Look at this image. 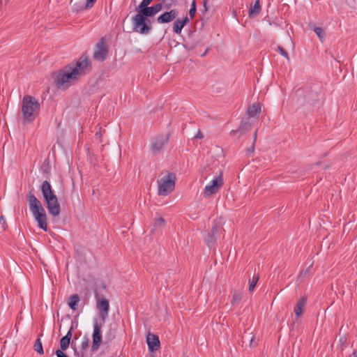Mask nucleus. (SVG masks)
I'll return each mask as SVG.
<instances>
[{
    "label": "nucleus",
    "mask_w": 357,
    "mask_h": 357,
    "mask_svg": "<svg viewBox=\"0 0 357 357\" xmlns=\"http://www.w3.org/2000/svg\"><path fill=\"white\" fill-rule=\"evenodd\" d=\"M52 78L56 86L62 90L67 89L79 79V77L77 76V70H73L69 65L65 66L59 70L52 72Z\"/></svg>",
    "instance_id": "f257e3e1"
},
{
    "label": "nucleus",
    "mask_w": 357,
    "mask_h": 357,
    "mask_svg": "<svg viewBox=\"0 0 357 357\" xmlns=\"http://www.w3.org/2000/svg\"><path fill=\"white\" fill-rule=\"evenodd\" d=\"M40 189L49 213L54 217L58 216L61 212V207L50 182L44 181Z\"/></svg>",
    "instance_id": "f03ea898"
},
{
    "label": "nucleus",
    "mask_w": 357,
    "mask_h": 357,
    "mask_svg": "<svg viewBox=\"0 0 357 357\" xmlns=\"http://www.w3.org/2000/svg\"><path fill=\"white\" fill-rule=\"evenodd\" d=\"M40 111V104L33 96L26 95L22 102V113L24 121L26 123L33 122Z\"/></svg>",
    "instance_id": "7ed1b4c3"
},
{
    "label": "nucleus",
    "mask_w": 357,
    "mask_h": 357,
    "mask_svg": "<svg viewBox=\"0 0 357 357\" xmlns=\"http://www.w3.org/2000/svg\"><path fill=\"white\" fill-rule=\"evenodd\" d=\"M176 179V175L174 173L168 172L158 180V195L160 196L169 195L174 190Z\"/></svg>",
    "instance_id": "20e7f679"
},
{
    "label": "nucleus",
    "mask_w": 357,
    "mask_h": 357,
    "mask_svg": "<svg viewBox=\"0 0 357 357\" xmlns=\"http://www.w3.org/2000/svg\"><path fill=\"white\" fill-rule=\"evenodd\" d=\"M132 22L133 31L141 34H149L152 29L151 21L139 13L132 17Z\"/></svg>",
    "instance_id": "39448f33"
},
{
    "label": "nucleus",
    "mask_w": 357,
    "mask_h": 357,
    "mask_svg": "<svg viewBox=\"0 0 357 357\" xmlns=\"http://www.w3.org/2000/svg\"><path fill=\"white\" fill-rule=\"evenodd\" d=\"M68 65L70 66L73 70H77V76L79 78L91 70V61L86 55L81 56L75 63H71Z\"/></svg>",
    "instance_id": "423d86ee"
},
{
    "label": "nucleus",
    "mask_w": 357,
    "mask_h": 357,
    "mask_svg": "<svg viewBox=\"0 0 357 357\" xmlns=\"http://www.w3.org/2000/svg\"><path fill=\"white\" fill-rule=\"evenodd\" d=\"M95 296L96 299V307L99 312V318L102 323H105L108 317L109 310V301L105 298H100L99 294L97 291L95 293Z\"/></svg>",
    "instance_id": "0eeeda50"
},
{
    "label": "nucleus",
    "mask_w": 357,
    "mask_h": 357,
    "mask_svg": "<svg viewBox=\"0 0 357 357\" xmlns=\"http://www.w3.org/2000/svg\"><path fill=\"white\" fill-rule=\"evenodd\" d=\"M170 136L171 133L168 132L165 135H158L152 139L151 149L154 155L160 153L163 146L169 142Z\"/></svg>",
    "instance_id": "6e6552de"
},
{
    "label": "nucleus",
    "mask_w": 357,
    "mask_h": 357,
    "mask_svg": "<svg viewBox=\"0 0 357 357\" xmlns=\"http://www.w3.org/2000/svg\"><path fill=\"white\" fill-rule=\"evenodd\" d=\"M223 183L222 174L220 173L211 181L210 185L205 187L204 190V197H208L211 195L215 194L221 188Z\"/></svg>",
    "instance_id": "1a4fd4ad"
},
{
    "label": "nucleus",
    "mask_w": 357,
    "mask_h": 357,
    "mask_svg": "<svg viewBox=\"0 0 357 357\" xmlns=\"http://www.w3.org/2000/svg\"><path fill=\"white\" fill-rule=\"evenodd\" d=\"M108 52L109 49L105 38L102 37L96 45L93 58L96 60L103 61L107 59Z\"/></svg>",
    "instance_id": "9d476101"
},
{
    "label": "nucleus",
    "mask_w": 357,
    "mask_h": 357,
    "mask_svg": "<svg viewBox=\"0 0 357 357\" xmlns=\"http://www.w3.org/2000/svg\"><path fill=\"white\" fill-rule=\"evenodd\" d=\"M307 109L319 107L321 105L320 94L317 91L305 89Z\"/></svg>",
    "instance_id": "9b49d317"
},
{
    "label": "nucleus",
    "mask_w": 357,
    "mask_h": 357,
    "mask_svg": "<svg viewBox=\"0 0 357 357\" xmlns=\"http://www.w3.org/2000/svg\"><path fill=\"white\" fill-rule=\"evenodd\" d=\"M102 324H98L96 320L93 324V332L92 334L93 343L91 346V351H97L101 343H102V331H101Z\"/></svg>",
    "instance_id": "f8f14e48"
},
{
    "label": "nucleus",
    "mask_w": 357,
    "mask_h": 357,
    "mask_svg": "<svg viewBox=\"0 0 357 357\" xmlns=\"http://www.w3.org/2000/svg\"><path fill=\"white\" fill-rule=\"evenodd\" d=\"M292 105L297 109L300 107L307 108L305 96V89H297L291 97Z\"/></svg>",
    "instance_id": "ddd939ff"
},
{
    "label": "nucleus",
    "mask_w": 357,
    "mask_h": 357,
    "mask_svg": "<svg viewBox=\"0 0 357 357\" xmlns=\"http://www.w3.org/2000/svg\"><path fill=\"white\" fill-rule=\"evenodd\" d=\"M27 201L29 205L30 211L32 212L33 215L40 211H43V210H45L42 206L41 202L36 198L35 195L33 193L32 189L29 192V194L27 195Z\"/></svg>",
    "instance_id": "4468645a"
},
{
    "label": "nucleus",
    "mask_w": 357,
    "mask_h": 357,
    "mask_svg": "<svg viewBox=\"0 0 357 357\" xmlns=\"http://www.w3.org/2000/svg\"><path fill=\"white\" fill-rule=\"evenodd\" d=\"M222 228L218 223L215 222L213 225L211 231L208 234L207 237L205 238V241L209 248L214 244L218 237V232L222 231Z\"/></svg>",
    "instance_id": "2eb2a0df"
},
{
    "label": "nucleus",
    "mask_w": 357,
    "mask_h": 357,
    "mask_svg": "<svg viewBox=\"0 0 357 357\" xmlns=\"http://www.w3.org/2000/svg\"><path fill=\"white\" fill-rule=\"evenodd\" d=\"M146 343L151 352L158 351L160 348V342L157 335L149 333L146 337Z\"/></svg>",
    "instance_id": "dca6fc26"
},
{
    "label": "nucleus",
    "mask_w": 357,
    "mask_h": 357,
    "mask_svg": "<svg viewBox=\"0 0 357 357\" xmlns=\"http://www.w3.org/2000/svg\"><path fill=\"white\" fill-rule=\"evenodd\" d=\"M178 15V11L176 9H172L169 12H165L162 15H160L157 21L159 23L165 24V23H169L172 22L173 20H174L176 16Z\"/></svg>",
    "instance_id": "f3484780"
},
{
    "label": "nucleus",
    "mask_w": 357,
    "mask_h": 357,
    "mask_svg": "<svg viewBox=\"0 0 357 357\" xmlns=\"http://www.w3.org/2000/svg\"><path fill=\"white\" fill-rule=\"evenodd\" d=\"M36 220L38 222V226L40 229L47 231V215L45 213V211H40L33 215Z\"/></svg>",
    "instance_id": "a211bd4d"
},
{
    "label": "nucleus",
    "mask_w": 357,
    "mask_h": 357,
    "mask_svg": "<svg viewBox=\"0 0 357 357\" xmlns=\"http://www.w3.org/2000/svg\"><path fill=\"white\" fill-rule=\"evenodd\" d=\"M307 297L306 296H303L297 301L294 310L296 317H300L302 315L305 306L307 303Z\"/></svg>",
    "instance_id": "6ab92c4d"
},
{
    "label": "nucleus",
    "mask_w": 357,
    "mask_h": 357,
    "mask_svg": "<svg viewBox=\"0 0 357 357\" xmlns=\"http://www.w3.org/2000/svg\"><path fill=\"white\" fill-rule=\"evenodd\" d=\"M189 22V18L185 16L183 19H177L173 24V31L174 33H181L183 28Z\"/></svg>",
    "instance_id": "aec40b11"
},
{
    "label": "nucleus",
    "mask_w": 357,
    "mask_h": 357,
    "mask_svg": "<svg viewBox=\"0 0 357 357\" xmlns=\"http://www.w3.org/2000/svg\"><path fill=\"white\" fill-rule=\"evenodd\" d=\"M72 330L73 328L71 327L67 334L60 340V350L62 351H66L69 347L70 340L72 338Z\"/></svg>",
    "instance_id": "412c9836"
},
{
    "label": "nucleus",
    "mask_w": 357,
    "mask_h": 357,
    "mask_svg": "<svg viewBox=\"0 0 357 357\" xmlns=\"http://www.w3.org/2000/svg\"><path fill=\"white\" fill-rule=\"evenodd\" d=\"M135 10L137 13H141L148 19H149V17H153L156 14V12L152 6H146L139 9H135Z\"/></svg>",
    "instance_id": "4be33fe9"
},
{
    "label": "nucleus",
    "mask_w": 357,
    "mask_h": 357,
    "mask_svg": "<svg viewBox=\"0 0 357 357\" xmlns=\"http://www.w3.org/2000/svg\"><path fill=\"white\" fill-rule=\"evenodd\" d=\"M80 301V298L78 294H73L68 298V305L73 310H76L78 307V303Z\"/></svg>",
    "instance_id": "5701e85b"
},
{
    "label": "nucleus",
    "mask_w": 357,
    "mask_h": 357,
    "mask_svg": "<svg viewBox=\"0 0 357 357\" xmlns=\"http://www.w3.org/2000/svg\"><path fill=\"white\" fill-rule=\"evenodd\" d=\"M261 112V105L259 103L253 104L248 108L247 113L248 116L252 117L257 116Z\"/></svg>",
    "instance_id": "b1692460"
},
{
    "label": "nucleus",
    "mask_w": 357,
    "mask_h": 357,
    "mask_svg": "<svg viewBox=\"0 0 357 357\" xmlns=\"http://www.w3.org/2000/svg\"><path fill=\"white\" fill-rule=\"evenodd\" d=\"M261 11V6L259 0H257L253 6H251L249 10V17L253 18L257 16Z\"/></svg>",
    "instance_id": "393cba45"
},
{
    "label": "nucleus",
    "mask_w": 357,
    "mask_h": 357,
    "mask_svg": "<svg viewBox=\"0 0 357 357\" xmlns=\"http://www.w3.org/2000/svg\"><path fill=\"white\" fill-rule=\"evenodd\" d=\"M231 293L232 294V299L231 301V305L238 304L243 298V293L236 289L232 290Z\"/></svg>",
    "instance_id": "a878e982"
},
{
    "label": "nucleus",
    "mask_w": 357,
    "mask_h": 357,
    "mask_svg": "<svg viewBox=\"0 0 357 357\" xmlns=\"http://www.w3.org/2000/svg\"><path fill=\"white\" fill-rule=\"evenodd\" d=\"M251 128V124L248 121H242L238 127L239 130V136L244 134L245 132L248 131Z\"/></svg>",
    "instance_id": "bb28decb"
},
{
    "label": "nucleus",
    "mask_w": 357,
    "mask_h": 357,
    "mask_svg": "<svg viewBox=\"0 0 357 357\" xmlns=\"http://www.w3.org/2000/svg\"><path fill=\"white\" fill-rule=\"evenodd\" d=\"M42 173L45 175H50L51 172V166L48 160H45L40 167Z\"/></svg>",
    "instance_id": "cd10ccee"
},
{
    "label": "nucleus",
    "mask_w": 357,
    "mask_h": 357,
    "mask_svg": "<svg viewBox=\"0 0 357 357\" xmlns=\"http://www.w3.org/2000/svg\"><path fill=\"white\" fill-rule=\"evenodd\" d=\"M96 1L97 0H86V3L84 5V6H79V8H75V9L76 12H78L85 9L91 8L94 6V3H96Z\"/></svg>",
    "instance_id": "c85d7f7f"
},
{
    "label": "nucleus",
    "mask_w": 357,
    "mask_h": 357,
    "mask_svg": "<svg viewBox=\"0 0 357 357\" xmlns=\"http://www.w3.org/2000/svg\"><path fill=\"white\" fill-rule=\"evenodd\" d=\"M34 350L37 351L40 354H43L44 351L42 345L41 340L40 339V336L36 339L34 346H33Z\"/></svg>",
    "instance_id": "c756f323"
},
{
    "label": "nucleus",
    "mask_w": 357,
    "mask_h": 357,
    "mask_svg": "<svg viewBox=\"0 0 357 357\" xmlns=\"http://www.w3.org/2000/svg\"><path fill=\"white\" fill-rule=\"evenodd\" d=\"M259 275H254L252 279L249 280V291H252L259 280Z\"/></svg>",
    "instance_id": "7c9ffc66"
},
{
    "label": "nucleus",
    "mask_w": 357,
    "mask_h": 357,
    "mask_svg": "<svg viewBox=\"0 0 357 357\" xmlns=\"http://www.w3.org/2000/svg\"><path fill=\"white\" fill-rule=\"evenodd\" d=\"M347 337L346 335H342V336H340L339 337L338 344H339L340 350L342 351L344 349V348L347 346Z\"/></svg>",
    "instance_id": "2f4dec72"
},
{
    "label": "nucleus",
    "mask_w": 357,
    "mask_h": 357,
    "mask_svg": "<svg viewBox=\"0 0 357 357\" xmlns=\"http://www.w3.org/2000/svg\"><path fill=\"white\" fill-rule=\"evenodd\" d=\"M314 31L317 35L321 40H323L325 38L326 33L321 27L316 26L314 28Z\"/></svg>",
    "instance_id": "473e14b6"
},
{
    "label": "nucleus",
    "mask_w": 357,
    "mask_h": 357,
    "mask_svg": "<svg viewBox=\"0 0 357 357\" xmlns=\"http://www.w3.org/2000/svg\"><path fill=\"white\" fill-rule=\"evenodd\" d=\"M98 130L96 131V132L95 134V138L96 140H98L99 142V143H102V133L105 132V130H102V127L100 126V125H98Z\"/></svg>",
    "instance_id": "72a5a7b5"
},
{
    "label": "nucleus",
    "mask_w": 357,
    "mask_h": 357,
    "mask_svg": "<svg viewBox=\"0 0 357 357\" xmlns=\"http://www.w3.org/2000/svg\"><path fill=\"white\" fill-rule=\"evenodd\" d=\"M179 0H162L165 3V8L169 9L172 6L176 5Z\"/></svg>",
    "instance_id": "f704fd0d"
},
{
    "label": "nucleus",
    "mask_w": 357,
    "mask_h": 357,
    "mask_svg": "<svg viewBox=\"0 0 357 357\" xmlns=\"http://www.w3.org/2000/svg\"><path fill=\"white\" fill-rule=\"evenodd\" d=\"M165 219L162 217L157 218L154 222L155 227H165Z\"/></svg>",
    "instance_id": "c9c22d12"
},
{
    "label": "nucleus",
    "mask_w": 357,
    "mask_h": 357,
    "mask_svg": "<svg viewBox=\"0 0 357 357\" xmlns=\"http://www.w3.org/2000/svg\"><path fill=\"white\" fill-rule=\"evenodd\" d=\"M153 1V0H142V1L136 7L135 9H139L141 8H144L146 6H149V5Z\"/></svg>",
    "instance_id": "e433bc0d"
},
{
    "label": "nucleus",
    "mask_w": 357,
    "mask_h": 357,
    "mask_svg": "<svg viewBox=\"0 0 357 357\" xmlns=\"http://www.w3.org/2000/svg\"><path fill=\"white\" fill-rule=\"evenodd\" d=\"M278 50L280 54L285 57L288 61L289 60V54L281 46H278Z\"/></svg>",
    "instance_id": "4c0bfd02"
},
{
    "label": "nucleus",
    "mask_w": 357,
    "mask_h": 357,
    "mask_svg": "<svg viewBox=\"0 0 357 357\" xmlns=\"http://www.w3.org/2000/svg\"><path fill=\"white\" fill-rule=\"evenodd\" d=\"M312 266V265H310L305 270L301 271L298 277L299 278H305L310 273Z\"/></svg>",
    "instance_id": "58836bf2"
},
{
    "label": "nucleus",
    "mask_w": 357,
    "mask_h": 357,
    "mask_svg": "<svg viewBox=\"0 0 357 357\" xmlns=\"http://www.w3.org/2000/svg\"><path fill=\"white\" fill-rule=\"evenodd\" d=\"M89 342V338L85 337L84 341L82 342V344H81L82 351H84V350H86L88 348Z\"/></svg>",
    "instance_id": "ea45409f"
},
{
    "label": "nucleus",
    "mask_w": 357,
    "mask_h": 357,
    "mask_svg": "<svg viewBox=\"0 0 357 357\" xmlns=\"http://www.w3.org/2000/svg\"><path fill=\"white\" fill-rule=\"evenodd\" d=\"M0 224L2 225L3 230H6L8 227L6 220L3 215L0 216Z\"/></svg>",
    "instance_id": "a19ab883"
},
{
    "label": "nucleus",
    "mask_w": 357,
    "mask_h": 357,
    "mask_svg": "<svg viewBox=\"0 0 357 357\" xmlns=\"http://www.w3.org/2000/svg\"><path fill=\"white\" fill-rule=\"evenodd\" d=\"M72 347L73 348V350L75 351V356H77V357H85L84 356V352L83 351H82L80 353L78 352L77 351V349L75 348V347H73V346L72 345Z\"/></svg>",
    "instance_id": "79ce46f5"
},
{
    "label": "nucleus",
    "mask_w": 357,
    "mask_h": 357,
    "mask_svg": "<svg viewBox=\"0 0 357 357\" xmlns=\"http://www.w3.org/2000/svg\"><path fill=\"white\" fill-rule=\"evenodd\" d=\"M152 7L153 8V9L156 12V13H158L159 11L161 10V9L162 8V6L161 3H157V4H155V5L152 6Z\"/></svg>",
    "instance_id": "37998d69"
},
{
    "label": "nucleus",
    "mask_w": 357,
    "mask_h": 357,
    "mask_svg": "<svg viewBox=\"0 0 357 357\" xmlns=\"http://www.w3.org/2000/svg\"><path fill=\"white\" fill-rule=\"evenodd\" d=\"M56 355L57 357H68L63 351L60 349L56 351Z\"/></svg>",
    "instance_id": "c03bdc74"
},
{
    "label": "nucleus",
    "mask_w": 357,
    "mask_h": 357,
    "mask_svg": "<svg viewBox=\"0 0 357 357\" xmlns=\"http://www.w3.org/2000/svg\"><path fill=\"white\" fill-rule=\"evenodd\" d=\"M196 11H197V8H190V10H189V15L191 19H193L195 16V14H196Z\"/></svg>",
    "instance_id": "a18cd8bd"
},
{
    "label": "nucleus",
    "mask_w": 357,
    "mask_h": 357,
    "mask_svg": "<svg viewBox=\"0 0 357 357\" xmlns=\"http://www.w3.org/2000/svg\"><path fill=\"white\" fill-rule=\"evenodd\" d=\"M255 147V144H252L251 147L248 148L246 149L247 153H254Z\"/></svg>",
    "instance_id": "49530a36"
},
{
    "label": "nucleus",
    "mask_w": 357,
    "mask_h": 357,
    "mask_svg": "<svg viewBox=\"0 0 357 357\" xmlns=\"http://www.w3.org/2000/svg\"><path fill=\"white\" fill-rule=\"evenodd\" d=\"M207 3H208V0H204L203 6H204V12H206L208 9Z\"/></svg>",
    "instance_id": "de8ad7c7"
},
{
    "label": "nucleus",
    "mask_w": 357,
    "mask_h": 357,
    "mask_svg": "<svg viewBox=\"0 0 357 357\" xmlns=\"http://www.w3.org/2000/svg\"><path fill=\"white\" fill-rule=\"evenodd\" d=\"M204 137L203 134L201 131H199L198 133L195 136V139H202Z\"/></svg>",
    "instance_id": "09e8293b"
},
{
    "label": "nucleus",
    "mask_w": 357,
    "mask_h": 357,
    "mask_svg": "<svg viewBox=\"0 0 357 357\" xmlns=\"http://www.w3.org/2000/svg\"><path fill=\"white\" fill-rule=\"evenodd\" d=\"M257 130H256L253 135V142H252V144H255L256 143V140H257Z\"/></svg>",
    "instance_id": "8fccbe9b"
},
{
    "label": "nucleus",
    "mask_w": 357,
    "mask_h": 357,
    "mask_svg": "<svg viewBox=\"0 0 357 357\" xmlns=\"http://www.w3.org/2000/svg\"><path fill=\"white\" fill-rule=\"evenodd\" d=\"M350 357H357V349L354 350V351L350 355Z\"/></svg>",
    "instance_id": "3c124183"
},
{
    "label": "nucleus",
    "mask_w": 357,
    "mask_h": 357,
    "mask_svg": "<svg viewBox=\"0 0 357 357\" xmlns=\"http://www.w3.org/2000/svg\"><path fill=\"white\" fill-rule=\"evenodd\" d=\"M79 6H84V5H79V4H77V3H75L73 6V11H76L75 10V8H79Z\"/></svg>",
    "instance_id": "603ef678"
},
{
    "label": "nucleus",
    "mask_w": 357,
    "mask_h": 357,
    "mask_svg": "<svg viewBox=\"0 0 357 357\" xmlns=\"http://www.w3.org/2000/svg\"><path fill=\"white\" fill-rule=\"evenodd\" d=\"M238 132H239L238 129H237V130H231V131L230 132V135H231V136H234V135H235L236 133H238Z\"/></svg>",
    "instance_id": "864d4df0"
},
{
    "label": "nucleus",
    "mask_w": 357,
    "mask_h": 357,
    "mask_svg": "<svg viewBox=\"0 0 357 357\" xmlns=\"http://www.w3.org/2000/svg\"><path fill=\"white\" fill-rule=\"evenodd\" d=\"M190 8H196V0H192Z\"/></svg>",
    "instance_id": "5fc2aeb1"
},
{
    "label": "nucleus",
    "mask_w": 357,
    "mask_h": 357,
    "mask_svg": "<svg viewBox=\"0 0 357 357\" xmlns=\"http://www.w3.org/2000/svg\"><path fill=\"white\" fill-rule=\"evenodd\" d=\"M184 46H185V47L186 49H188V50H192V49L194 48V46H193V45H192V46H189V45H188V44H185Z\"/></svg>",
    "instance_id": "6e6d98bb"
},
{
    "label": "nucleus",
    "mask_w": 357,
    "mask_h": 357,
    "mask_svg": "<svg viewBox=\"0 0 357 357\" xmlns=\"http://www.w3.org/2000/svg\"><path fill=\"white\" fill-rule=\"evenodd\" d=\"M208 51V49H207V50H206V51H205V52L202 54V56H204L207 54Z\"/></svg>",
    "instance_id": "4d7b16f0"
},
{
    "label": "nucleus",
    "mask_w": 357,
    "mask_h": 357,
    "mask_svg": "<svg viewBox=\"0 0 357 357\" xmlns=\"http://www.w3.org/2000/svg\"><path fill=\"white\" fill-rule=\"evenodd\" d=\"M254 341V337H252L250 340V346H252V342Z\"/></svg>",
    "instance_id": "13d9d810"
},
{
    "label": "nucleus",
    "mask_w": 357,
    "mask_h": 357,
    "mask_svg": "<svg viewBox=\"0 0 357 357\" xmlns=\"http://www.w3.org/2000/svg\"><path fill=\"white\" fill-rule=\"evenodd\" d=\"M320 164H321V162H316L314 165H319Z\"/></svg>",
    "instance_id": "bf43d9fd"
},
{
    "label": "nucleus",
    "mask_w": 357,
    "mask_h": 357,
    "mask_svg": "<svg viewBox=\"0 0 357 357\" xmlns=\"http://www.w3.org/2000/svg\"><path fill=\"white\" fill-rule=\"evenodd\" d=\"M328 167H329V165H326V166L324 167V169H328Z\"/></svg>",
    "instance_id": "052dcab7"
}]
</instances>
